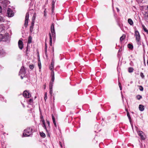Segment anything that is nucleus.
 <instances>
[{"mask_svg":"<svg viewBox=\"0 0 148 148\" xmlns=\"http://www.w3.org/2000/svg\"><path fill=\"white\" fill-rule=\"evenodd\" d=\"M44 16H46V9H45L44 11Z\"/></svg>","mask_w":148,"mask_h":148,"instance_id":"44","label":"nucleus"},{"mask_svg":"<svg viewBox=\"0 0 148 148\" xmlns=\"http://www.w3.org/2000/svg\"><path fill=\"white\" fill-rule=\"evenodd\" d=\"M125 36L124 35H123L122 36H121L120 38V40L121 42H122V41L125 39Z\"/></svg>","mask_w":148,"mask_h":148,"instance_id":"18","label":"nucleus"},{"mask_svg":"<svg viewBox=\"0 0 148 148\" xmlns=\"http://www.w3.org/2000/svg\"><path fill=\"white\" fill-rule=\"evenodd\" d=\"M128 71L130 73V67L128 68Z\"/></svg>","mask_w":148,"mask_h":148,"instance_id":"57","label":"nucleus"},{"mask_svg":"<svg viewBox=\"0 0 148 148\" xmlns=\"http://www.w3.org/2000/svg\"><path fill=\"white\" fill-rule=\"evenodd\" d=\"M52 120L53 121V123L55 126L56 127L57 126V125H56V123L55 117L53 114L52 115Z\"/></svg>","mask_w":148,"mask_h":148,"instance_id":"15","label":"nucleus"},{"mask_svg":"<svg viewBox=\"0 0 148 148\" xmlns=\"http://www.w3.org/2000/svg\"><path fill=\"white\" fill-rule=\"evenodd\" d=\"M29 16V13L27 12L26 14L24 23V26L25 27H26L28 25Z\"/></svg>","mask_w":148,"mask_h":148,"instance_id":"3","label":"nucleus"},{"mask_svg":"<svg viewBox=\"0 0 148 148\" xmlns=\"http://www.w3.org/2000/svg\"><path fill=\"white\" fill-rule=\"evenodd\" d=\"M29 68L33 70L34 68V65L32 64L30 65L29 66Z\"/></svg>","mask_w":148,"mask_h":148,"instance_id":"25","label":"nucleus"},{"mask_svg":"<svg viewBox=\"0 0 148 148\" xmlns=\"http://www.w3.org/2000/svg\"><path fill=\"white\" fill-rule=\"evenodd\" d=\"M50 89L49 93L51 95L53 93L52 89Z\"/></svg>","mask_w":148,"mask_h":148,"instance_id":"40","label":"nucleus"},{"mask_svg":"<svg viewBox=\"0 0 148 148\" xmlns=\"http://www.w3.org/2000/svg\"><path fill=\"white\" fill-rule=\"evenodd\" d=\"M127 21H128V22L130 24V18L128 19Z\"/></svg>","mask_w":148,"mask_h":148,"instance_id":"53","label":"nucleus"},{"mask_svg":"<svg viewBox=\"0 0 148 148\" xmlns=\"http://www.w3.org/2000/svg\"><path fill=\"white\" fill-rule=\"evenodd\" d=\"M23 95L25 97L29 98L31 97V95L28 91L25 90L23 93Z\"/></svg>","mask_w":148,"mask_h":148,"instance_id":"5","label":"nucleus"},{"mask_svg":"<svg viewBox=\"0 0 148 148\" xmlns=\"http://www.w3.org/2000/svg\"><path fill=\"white\" fill-rule=\"evenodd\" d=\"M98 127V125H95V127L97 128Z\"/></svg>","mask_w":148,"mask_h":148,"instance_id":"55","label":"nucleus"},{"mask_svg":"<svg viewBox=\"0 0 148 148\" xmlns=\"http://www.w3.org/2000/svg\"><path fill=\"white\" fill-rule=\"evenodd\" d=\"M125 110L127 112V116L128 117V118L130 120V114L129 113L128 110L127 108H125Z\"/></svg>","mask_w":148,"mask_h":148,"instance_id":"23","label":"nucleus"},{"mask_svg":"<svg viewBox=\"0 0 148 148\" xmlns=\"http://www.w3.org/2000/svg\"><path fill=\"white\" fill-rule=\"evenodd\" d=\"M4 21L3 18L1 17L0 16V22H2Z\"/></svg>","mask_w":148,"mask_h":148,"instance_id":"32","label":"nucleus"},{"mask_svg":"<svg viewBox=\"0 0 148 148\" xmlns=\"http://www.w3.org/2000/svg\"><path fill=\"white\" fill-rule=\"evenodd\" d=\"M144 63L145 66H146V64H145V61L144 62Z\"/></svg>","mask_w":148,"mask_h":148,"instance_id":"58","label":"nucleus"},{"mask_svg":"<svg viewBox=\"0 0 148 148\" xmlns=\"http://www.w3.org/2000/svg\"><path fill=\"white\" fill-rule=\"evenodd\" d=\"M25 70L24 67L23 66L21 67L19 72L20 74L25 75Z\"/></svg>","mask_w":148,"mask_h":148,"instance_id":"8","label":"nucleus"},{"mask_svg":"<svg viewBox=\"0 0 148 148\" xmlns=\"http://www.w3.org/2000/svg\"><path fill=\"white\" fill-rule=\"evenodd\" d=\"M32 129L31 127L27 128L24 130L23 135L24 137L29 136L32 134Z\"/></svg>","mask_w":148,"mask_h":148,"instance_id":"1","label":"nucleus"},{"mask_svg":"<svg viewBox=\"0 0 148 148\" xmlns=\"http://www.w3.org/2000/svg\"><path fill=\"white\" fill-rule=\"evenodd\" d=\"M37 56L38 57H39V52H38H38H37Z\"/></svg>","mask_w":148,"mask_h":148,"instance_id":"50","label":"nucleus"},{"mask_svg":"<svg viewBox=\"0 0 148 148\" xmlns=\"http://www.w3.org/2000/svg\"><path fill=\"white\" fill-rule=\"evenodd\" d=\"M52 33V36L53 39H55L56 38V33L55 32H51Z\"/></svg>","mask_w":148,"mask_h":148,"instance_id":"22","label":"nucleus"},{"mask_svg":"<svg viewBox=\"0 0 148 148\" xmlns=\"http://www.w3.org/2000/svg\"><path fill=\"white\" fill-rule=\"evenodd\" d=\"M47 123L48 125L49 126L50 125V123L49 121L48 120H47Z\"/></svg>","mask_w":148,"mask_h":148,"instance_id":"46","label":"nucleus"},{"mask_svg":"<svg viewBox=\"0 0 148 148\" xmlns=\"http://www.w3.org/2000/svg\"><path fill=\"white\" fill-rule=\"evenodd\" d=\"M35 21H32L31 25L32 26H34Z\"/></svg>","mask_w":148,"mask_h":148,"instance_id":"39","label":"nucleus"},{"mask_svg":"<svg viewBox=\"0 0 148 148\" xmlns=\"http://www.w3.org/2000/svg\"><path fill=\"white\" fill-rule=\"evenodd\" d=\"M147 9L148 10V6H147Z\"/></svg>","mask_w":148,"mask_h":148,"instance_id":"60","label":"nucleus"},{"mask_svg":"<svg viewBox=\"0 0 148 148\" xmlns=\"http://www.w3.org/2000/svg\"><path fill=\"white\" fill-rule=\"evenodd\" d=\"M143 30H144L145 32H146L147 33V34H148V30L146 28H145V29H144Z\"/></svg>","mask_w":148,"mask_h":148,"instance_id":"35","label":"nucleus"},{"mask_svg":"<svg viewBox=\"0 0 148 148\" xmlns=\"http://www.w3.org/2000/svg\"><path fill=\"white\" fill-rule=\"evenodd\" d=\"M145 19L146 20L147 22H148V14L146 13L145 14V16L144 17Z\"/></svg>","mask_w":148,"mask_h":148,"instance_id":"20","label":"nucleus"},{"mask_svg":"<svg viewBox=\"0 0 148 148\" xmlns=\"http://www.w3.org/2000/svg\"><path fill=\"white\" fill-rule=\"evenodd\" d=\"M133 24V22L132 20L130 19V25H132Z\"/></svg>","mask_w":148,"mask_h":148,"instance_id":"43","label":"nucleus"},{"mask_svg":"<svg viewBox=\"0 0 148 148\" xmlns=\"http://www.w3.org/2000/svg\"><path fill=\"white\" fill-rule=\"evenodd\" d=\"M49 69L51 71L52 70H53L54 69V66L50 65L49 66Z\"/></svg>","mask_w":148,"mask_h":148,"instance_id":"26","label":"nucleus"},{"mask_svg":"<svg viewBox=\"0 0 148 148\" xmlns=\"http://www.w3.org/2000/svg\"><path fill=\"white\" fill-rule=\"evenodd\" d=\"M38 65L39 66V69H41V64L40 62H38Z\"/></svg>","mask_w":148,"mask_h":148,"instance_id":"33","label":"nucleus"},{"mask_svg":"<svg viewBox=\"0 0 148 148\" xmlns=\"http://www.w3.org/2000/svg\"><path fill=\"white\" fill-rule=\"evenodd\" d=\"M51 32H55L54 26L53 23H52L51 26Z\"/></svg>","mask_w":148,"mask_h":148,"instance_id":"11","label":"nucleus"},{"mask_svg":"<svg viewBox=\"0 0 148 148\" xmlns=\"http://www.w3.org/2000/svg\"><path fill=\"white\" fill-rule=\"evenodd\" d=\"M32 38L31 36H29L27 41V44H29L32 42Z\"/></svg>","mask_w":148,"mask_h":148,"instance_id":"16","label":"nucleus"},{"mask_svg":"<svg viewBox=\"0 0 148 148\" xmlns=\"http://www.w3.org/2000/svg\"><path fill=\"white\" fill-rule=\"evenodd\" d=\"M54 62L52 61L51 64V65L54 66Z\"/></svg>","mask_w":148,"mask_h":148,"instance_id":"47","label":"nucleus"},{"mask_svg":"<svg viewBox=\"0 0 148 148\" xmlns=\"http://www.w3.org/2000/svg\"><path fill=\"white\" fill-rule=\"evenodd\" d=\"M18 44L19 48L20 49L22 50L23 47V43L22 41L19 40L18 41Z\"/></svg>","mask_w":148,"mask_h":148,"instance_id":"7","label":"nucleus"},{"mask_svg":"<svg viewBox=\"0 0 148 148\" xmlns=\"http://www.w3.org/2000/svg\"><path fill=\"white\" fill-rule=\"evenodd\" d=\"M139 89L140 91H142L143 90V88L142 86H140Z\"/></svg>","mask_w":148,"mask_h":148,"instance_id":"37","label":"nucleus"},{"mask_svg":"<svg viewBox=\"0 0 148 148\" xmlns=\"http://www.w3.org/2000/svg\"><path fill=\"white\" fill-rule=\"evenodd\" d=\"M54 81H52V80H51L49 85V89H52Z\"/></svg>","mask_w":148,"mask_h":148,"instance_id":"17","label":"nucleus"},{"mask_svg":"<svg viewBox=\"0 0 148 148\" xmlns=\"http://www.w3.org/2000/svg\"><path fill=\"white\" fill-rule=\"evenodd\" d=\"M4 38V36L3 35L0 34V41H1Z\"/></svg>","mask_w":148,"mask_h":148,"instance_id":"28","label":"nucleus"},{"mask_svg":"<svg viewBox=\"0 0 148 148\" xmlns=\"http://www.w3.org/2000/svg\"><path fill=\"white\" fill-rule=\"evenodd\" d=\"M60 144H61V143L60 142Z\"/></svg>","mask_w":148,"mask_h":148,"instance_id":"61","label":"nucleus"},{"mask_svg":"<svg viewBox=\"0 0 148 148\" xmlns=\"http://www.w3.org/2000/svg\"><path fill=\"white\" fill-rule=\"evenodd\" d=\"M33 100L32 99H30L29 100V102L30 103H31L33 102Z\"/></svg>","mask_w":148,"mask_h":148,"instance_id":"38","label":"nucleus"},{"mask_svg":"<svg viewBox=\"0 0 148 148\" xmlns=\"http://www.w3.org/2000/svg\"><path fill=\"white\" fill-rule=\"evenodd\" d=\"M21 78L22 79H23V77H22V76H21Z\"/></svg>","mask_w":148,"mask_h":148,"instance_id":"59","label":"nucleus"},{"mask_svg":"<svg viewBox=\"0 0 148 148\" xmlns=\"http://www.w3.org/2000/svg\"><path fill=\"white\" fill-rule=\"evenodd\" d=\"M45 54L47 56V44L46 43L45 44Z\"/></svg>","mask_w":148,"mask_h":148,"instance_id":"24","label":"nucleus"},{"mask_svg":"<svg viewBox=\"0 0 148 148\" xmlns=\"http://www.w3.org/2000/svg\"><path fill=\"white\" fill-rule=\"evenodd\" d=\"M118 82H119V86L120 90H121L122 88L121 83L119 80L118 81Z\"/></svg>","mask_w":148,"mask_h":148,"instance_id":"29","label":"nucleus"},{"mask_svg":"<svg viewBox=\"0 0 148 148\" xmlns=\"http://www.w3.org/2000/svg\"><path fill=\"white\" fill-rule=\"evenodd\" d=\"M139 109L140 111H143L144 109V107L143 106L140 105L139 106Z\"/></svg>","mask_w":148,"mask_h":148,"instance_id":"14","label":"nucleus"},{"mask_svg":"<svg viewBox=\"0 0 148 148\" xmlns=\"http://www.w3.org/2000/svg\"><path fill=\"white\" fill-rule=\"evenodd\" d=\"M138 135L140 137L141 139L144 140L145 139V136L144 133L141 131H139L138 132Z\"/></svg>","mask_w":148,"mask_h":148,"instance_id":"4","label":"nucleus"},{"mask_svg":"<svg viewBox=\"0 0 148 148\" xmlns=\"http://www.w3.org/2000/svg\"><path fill=\"white\" fill-rule=\"evenodd\" d=\"M134 35L137 44H139L140 43L141 37L139 32L137 30L135 31Z\"/></svg>","mask_w":148,"mask_h":148,"instance_id":"2","label":"nucleus"},{"mask_svg":"<svg viewBox=\"0 0 148 148\" xmlns=\"http://www.w3.org/2000/svg\"><path fill=\"white\" fill-rule=\"evenodd\" d=\"M36 13H34L32 18V21H35L36 18Z\"/></svg>","mask_w":148,"mask_h":148,"instance_id":"21","label":"nucleus"},{"mask_svg":"<svg viewBox=\"0 0 148 148\" xmlns=\"http://www.w3.org/2000/svg\"><path fill=\"white\" fill-rule=\"evenodd\" d=\"M142 26L143 29H144L145 28H146L145 25L143 24H142Z\"/></svg>","mask_w":148,"mask_h":148,"instance_id":"48","label":"nucleus"},{"mask_svg":"<svg viewBox=\"0 0 148 148\" xmlns=\"http://www.w3.org/2000/svg\"><path fill=\"white\" fill-rule=\"evenodd\" d=\"M33 27H34V26H32V25H31L30 27V29H29V30H30V31L31 32H32L33 31Z\"/></svg>","mask_w":148,"mask_h":148,"instance_id":"27","label":"nucleus"},{"mask_svg":"<svg viewBox=\"0 0 148 148\" xmlns=\"http://www.w3.org/2000/svg\"><path fill=\"white\" fill-rule=\"evenodd\" d=\"M130 124H131V126H132H132H132V123H131V121H130Z\"/></svg>","mask_w":148,"mask_h":148,"instance_id":"56","label":"nucleus"},{"mask_svg":"<svg viewBox=\"0 0 148 148\" xmlns=\"http://www.w3.org/2000/svg\"><path fill=\"white\" fill-rule=\"evenodd\" d=\"M42 127L44 128L45 130H46V131L47 132H48V130L47 129L46 127V126L45 124V121L44 119H43L42 120Z\"/></svg>","mask_w":148,"mask_h":148,"instance_id":"12","label":"nucleus"},{"mask_svg":"<svg viewBox=\"0 0 148 148\" xmlns=\"http://www.w3.org/2000/svg\"><path fill=\"white\" fill-rule=\"evenodd\" d=\"M55 1H54V0L52 1L51 2L52 4V9L51 11L52 13H53V11L54 10V8L55 7Z\"/></svg>","mask_w":148,"mask_h":148,"instance_id":"10","label":"nucleus"},{"mask_svg":"<svg viewBox=\"0 0 148 148\" xmlns=\"http://www.w3.org/2000/svg\"><path fill=\"white\" fill-rule=\"evenodd\" d=\"M140 75L141 77L143 78L144 77V74H143V73H140Z\"/></svg>","mask_w":148,"mask_h":148,"instance_id":"36","label":"nucleus"},{"mask_svg":"<svg viewBox=\"0 0 148 148\" xmlns=\"http://www.w3.org/2000/svg\"><path fill=\"white\" fill-rule=\"evenodd\" d=\"M47 93L46 92H45V96H44V99L45 101L46 100V99H47Z\"/></svg>","mask_w":148,"mask_h":148,"instance_id":"31","label":"nucleus"},{"mask_svg":"<svg viewBox=\"0 0 148 148\" xmlns=\"http://www.w3.org/2000/svg\"><path fill=\"white\" fill-rule=\"evenodd\" d=\"M51 80L53 81H54L55 79L54 77V72L53 70H52L51 72Z\"/></svg>","mask_w":148,"mask_h":148,"instance_id":"9","label":"nucleus"},{"mask_svg":"<svg viewBox=\"0 0 148 148\" xmlns=\"http://www.w3.org/2000/svg\"><path fill=\"white\" fill-rule=\"evenodd\" d=\"M130 43L128 44V45H127V47L128 48H129V49H130Z\"/></svg>","mask_w":148,"mask_h":148,"instance_id":"51","label":"nucleus"},{"mask_svg":"<svg viewBox=\"0 0 148 148\" xmlns=\"http://www.w3.org/2000/svg\"><path fill=\"white\" fill-rule=\"evenodd\" d=\"M40 118L41 119V121H42V120L43 119H44L43 118V116H41L40 117Z\"/></svg>","mask_w":148,"mask_h":148,"instance_id":"45","label":"nucleus"},{"mask_svg":"<svg viewBox=\"0 0 148 148\" xmlns=\"http://www.w3.org/2000/svg\"><path fill=\"white\" fill-rule=\"evenodd\" d=\"M28 51V46H27V47H26V50L25 51V52L26 53V55L27 56H28V53H27V51Z\"/></svg>","mask_w":148,"mask_h":148,"instance_id":"34","label":"nucleus"},{"mask_svg":"<svg viewBox=\"0 0 148 148\" xmlns=\"http://www.w3.org/2000/svg\"><path fill=\"white\" fill-rule=\"evenodd\" d=\"M134 71V69L130 67V72H132Z\"/></svg>","mask_w":148,"mask_h":148,"instance_id":"42","label":"nucleus"},{"mask_svg":"<svg viewBox=\"0 0 148 148\" xmlns=\"http://www.w3.org/2000/svg\"><path fill=\"white\" fill-rule=\"evenodd\" d=\"M136 98L140 100V99H141L142 98V97L141 96L139 95H138L136 96Z\"/></svg>","mask_w":148,"mask_h":148,"instance_id":"30","label":"nucleus"},{"mask_svg":"<svg viewBox=\"0 0 148 148\" xmlns=\"http://www.w3.org/2000/svg\"><path fill=\"white\" fill-rule=\"evenodd\" d=\"M46 86V84H44V89H45V88Z\"/></svg>","mask_w":148,"mask_h":148,"instance_id":"54","label":"nucleus"},{"mask_svg":"<svg viewBox=\"0 0 148 148\" xmlns=\"http://www.w3.org/2000/svg\"><path fill=\"white\" fill-rule=\"evenodd\" d=\"M40 136L43 138H45L46 137L45 134L43 132H40Z\"/></svg>","mask_w":148,"mask_h":148,"instance_id":"19","label":"nucleus"},{"mask_svg":"<svg viewBox=\"0 0 148 148\" xmlns=\"http://www.w3.org/2000/svg\"><path fill=\"white\" fill-rule=\"evenodd\" d=\"M2 8L0 6V13H1L2 12Z\"/></svg>","mask_w":148,"mask_h":148,"instance_id":"49","label":"nucleus"},{"mask_svg":"<svg viewBox=\"0 0 148 148\" xmlns=\"http://www.w3.org/2000/svg\"><path fill=\"white\" fill-rule=\"evenodd\" d=\"M7 14L8 17H11L13 16L14 14L13 12L12 11L10 8H8L7 10Z\"/></svg>","mask_w":148,"mask_h":148,"instance_id":"6","label":"nucleus"},{"mask_svg":"<svg viewBox=\"0 0 148 148\" xmlns=\"http://www.w3.org/2000/svg\"><path fill=\"white\" fill-rule=\"evenodd\" d=\"M116 9H117V11L118 12H119V9L118 8H116Z\"/></svg>","mask_w":148,"mask_h":148,"instance_id":"52","label":"nucleus"},{"mask_svg":"<svg viewBox=\"0 0 148 148\" xmlns=\"http://www.w3.org/2000/svg\"><path fill=\"white\" fill-rule=\"evenodd\" d=\"M49 36L50 38V46L52 45V37L50 33H49Z\"/></svg>","mask_w":148,"mask_h":148,"instance_id":"13","label":"nucleus"},{"mask_svg":"<svg viewBox=\"0 0 148 148\" xmlns=\"http://www.w3.org/2000/svg\"><path fill=\"white\" fill-rule=\"evenodd\" d=\"M133 48V46L132 45L130 44V49L132 50Z\"/></svg>","mask_w":148,"mask_h":148,"instance_id":"41","label":"nucleus"}]
</instances>
